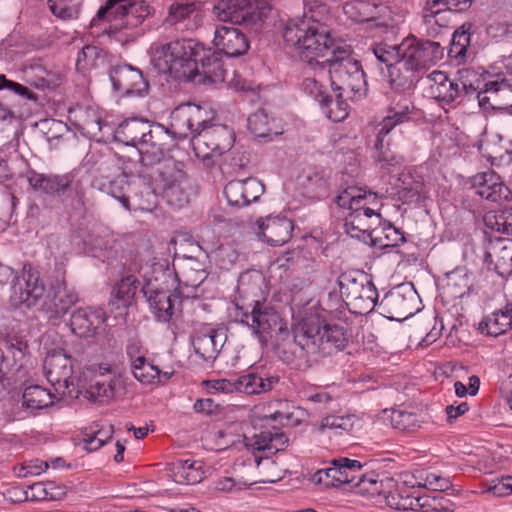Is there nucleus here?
I'll use <instances>...</instances> for the list:
<instances>
[{"label": "nucleus", "instance_id": "obj_1", "mask_svg": "<svg viewBox=\"0 0 512 512\" xmlns=\"http://www.w3.org/2000/svg\"><path fill=\"white\" fill-rule=\"evenodd\" d=\"M151 63L162 74L176 80L220 83L226 69L221 52L205 48L191 38L176 39L154 48Z\"/></svg>", "mask_w": 512, "mask_h": 512}, {"label": "nucleus", "instance_id": "obj_2", "mask_svg": "<svg viewBox=\"0 0 512 512\" xmlns=\"http://www.w3.org/2000/svg\"><path fill=\"white\" fill-rule=\"evenodd\" d=\"M329 13V7L317 0H308L305 5L303 18L292 21L284 28L283 39L296 49L301 61L311 67L326 68L330 58L340 50L328 28L322 23Z\"/></svg>", "mask_w": 512, "mask_h": 512}, {"label": "nucleus", "instance_id": "obj_3", "mask_svg": "<svg viewBox=\"0 0 512 512\" xmlns=\"http://www.w3.org/2000/svg\"><path fill=\"white\" fill-rule=\"evenodd\" d=\"M347 343L342 325L304 322L294 329L292 342L284 347L283 363L293 369L306 370L320 358L342 351Z\"/></svg>", "mask_w": 512, "mask_h": 512}, {"label": "nucleus", "instance_id": "obj_4", "mask_svg": "<svg viewBox=\"0 0 512 512\" xmlns=\"http://www.w3.org/2000/svg\"><path fill=\"white\" fill-rule=\"evenodd\" d=\"M96 163L94 187L119 201L127 211L147 209L142 205L137 194H131L130 179L138 177L148 183L152 180V174L149 171L139 169L140 165L136 160L114 153L100 156Z\"/></svg>", "mask_w": 512, "mask_h": 512}, {"label": "nucleus", "instance_id": "obj_5", "mask_svg": "<svg viewBox=\"0 0 512 512\" xmlns=\"http://www.w3.org/2000/svg\"><path fill=\"white\" fill-rule=\"evenodd\" d=\"M401 58L392 69L396 87L411 89L421 79L426 70L443 58V48L439 42L406 38L400 45Z\"/></svg>", "mask_w": 512, "mask_h": 512}, {"label": "nucleus", "instance_id": "obj_6", "mask_svg": "<svg viewBox=\"0 0 512 512\" xmlns=\"http://www.w3.org/2000/svg\"><path fill=\"white\" fill-rule=\"evenodd\" d=\"M237 318L246 325L262 346H271L283 362L282 351L292 342L287 323L272 307L255 301L251 311L240 308Z\"/></svg>", "mask_w": 512, "mask_h": 512}, {"label": "nucleus", "instance_id": "obj_7", "mask_svg": "<svg viewBox=\"0 0 512 512\" xmlns=\"http://www.w3.org/2000/svg\"><path fill=\"white\" fill-rule=\"evenodd\" d=\"M150 13V6L144 0H107L90 24L96 26L98 22L109 21L110 33L126 32L125 36L133 39L139 34L134 30Z\"/></svg>", "mask_w": 512, "mask_h": 512}, {"label": "nucleus", "instance_id": "obj_8", "mask_svg": "<svg viewBox=\"0 0 512 512\" xmlns=\"http://www.w3.org/2000/svg\"><path fill=\"white\" fill-rule=\"evenodd\" d=\"M333 91H343L349 97L361 98L367 92L365 73L359 60L353 56V50L347 44L326 64Z\"/></svg>", "mask_w": 512, "mask_h": 512}, {"label": "nucleus", "instance_id": "obj_9", "mask_svg": "<svg viewBox=\"0 0 512 512\" xmlns=\"http://www.w3.org/2000/svg\"><path fill=\"white\" fill-rule=\"evenodd\" d=\"M342 300L354 313L366 314L377 305L378 291L371 276L362 270H348L337 279Z\"/></svg>", "mask_w": 512, "mask_h": 512}, {"label": "nucleus", "instance_id": "obj_10", "mask_svg": "<svg viewBox=\"0 0 512 512\" xmlns=\"http://www.w3.org/2000/svg\"><path fill=\"white\" fill-rule=\"evenodd\" d=\"M411 102L403 98L394 108L390 110V115L385 117L380 123V129L374 144L375 152L373 158L382 170L389 173L399 169L403 164V157L392 151L390 142L385 140L387 135L395 126L409 119Z\"/></svg>", "mask_w": 512, "mask_h": 512}, {"label": "nucleus", "instance_id": "obj_11", "mask_svg": "<svg viewBox=\"0 0 512 512\" xmlns=\"http://www.w3.org/2000/svg\"><path fill=\"white\" fill-rule=\"evenodd\" d=\"M173 136L168 132L167 128L160 123H149V127L138 146L139 152V169H144L152 174L154 178V166L160 164L175 147Z\"/></svg>", "mask_w": 512, "mask_h": 512}, {"label": "nucleus", "instance_id": "obj_12", "mask_svg": "<svg viewBox=\"0 0 512 512\" xmlns=\"http://www.w3.org/2000/svg\"><path fill=\"white\" fill-rule=\"evenodd\" d=\"M267 5L266 0H221L216 9L223 22L257 28L267 16Z\"/></svg>", "mask_w": 512, "mask_h": 512}, {"label": "nucleus", "instance_id": "obj_13", "mask_svg": "<svg viewBox=\"0 0 512 512\" xmlns=\"http://www.w3.org/2000/svg\"><path fill=\"white\" fill-rule=\"evenodd\" d=\"M235 141L231 128L223 124H210L191 138V144L198 157L203 159L220 156L229 151Z\"/></svg>", "mask_w": 512, "mask_h": 512}, {"label": "nucleus", "instance_id": "obj_14", "mask_svg": "<svg viewBox=\"0 0 512 512\" xmlns=\"http://www.w3.org/2000/svg\"><path fill=\"white\" fill-rule=\"evenodd\" d=\"M279 377L265 372L251 371L236 379H219L212 388L221 393L239 392L245 395H260L271 391L278 383Z\"/></svg>", "mask_w": 512, "mask_h": 512}, {"label": "nucleus", "instance_id": "obj_15", "mask_svg": "<svg viewBox=\"0 0 512 512\" xmlns=\"http://www.w3.org/2000/svg\"><path fill=\"white\" fill-rule=\"evenodd\" d=\"M45 291L39 272L31 265H24L21 275H16L12 281L10 301L15 306L35 307Z\"/></svg>", "mask_w": 512, "mask_h": 512}, {"label": "nucleus", "instance_id": "obj_16", "mask_svg": "<svg viewBox=\"0 0 512 512\" xmlns=\"http://www.w3.org/2000/svg\"><path fill=\"white\" fill-rule=\"evenodd\" d=\"M417 297L412 285L401 284L387 292L376 306L386 318L401 320L413 315Z\"/></svg>", "mask_w": 512, "mask_h": 512}, {"label": "nucleus", "instance_id": "obj_17", "mask_svg": "<svg viewBox=\"0 0 512 512\" xmlns=\"http://www.w3.org/2000/svg\"><path fill=\"white\" fill-rule=\"evenodd\" d=\"M78 301L79 297L74 288L69 287L64 278L57 279L51 286V293L41 304L40 310L50 322L56 324Z\"/></svg>", "mask_w": 512, "mask_h": 512}, {"label": "nucleus", "instance_id": "obj_18", "mask_svg": "<svg viewBox=\"0 0 512 512\" xmlns=\"http://www.w3.org/2000/svg\"><path fill=\"white\" fill-rule=\"evenodd\" d=\"M369 199L375 201L376 195L356 186L347 187L335 199V203L339 207L351 210L349 217L346 219L345 227L347 233L352 237H359L356 231L365 232L371 227V225H368L365 228H361L358 225L362 222L361 217H359V212L362 207L367 204Z\"/></svg>", "mask_w": 512, "mask_h": 512}, {"label": "nucleus", "instance_id": "obj_19", "mask_svg": "<svg viewBox=\"0 0 512 512\" xmlns=\"http://www.w3.org/2000/svg\"><path fill=\"white\" fill-rule=\"evenodd\" d=\"M108 75L113 90L121 96H143L148 91L149 85L142 72L131 65H113Z\"/></svg>", "mask_w": 512, "mask_h": 512}, {"label": "nucleus", "instance_id": "obj_20", "mask_svg": "<svg viewBox=\"0 0 512 512\" xmlns=\"http://www.w3.org/2000/svg\"><path fill=\"white\" fill-rule=\"evenodd\" d=\"M332 466L316 471L312 481L325 487H340L355 481L363 464L355 459L340 457L331 461Z\"/></svg>", "mask_w": 512, "mask_h": 512}, {"label": "nucleus", "instance_id": "obj_21", "mask_svg": "<svg viewBox=\"0 0 512 512\" xmlns=\"http://www.w3.org/2000/svg\"><path fill=\"white\" fill-rule=\"evenodd\" d=\"M158 277L154 281L148 279L146 284L142 286L141 291L146 298L151 312L155 318L160 322H169L175 312V301L177 296L171 293L170 290L164 289L157 282Z\"/></svg>", "mask_w": 512, "mask_h": 512}, {"label": "nucleus", "instance_id": "obj_22", "mask_svg": "<svg viewBox=\"0 0 512 512\" xmlns=\"http://www.w3.org/2000/svg\"><path fill=\"white\" fill-rule=\"evenodd\" d=\"M385 503L399 512H440L436 499L414 495L411 489L402 487L387 490L384 494Z\"/></svg>", "mask_w": 512, "mask_h": 512}, {"label": "nucleus", "instance_id": "obj_23", "mask_svg": "<svg viewBox=\"0 0 512 512\" xmlns=\"http://www.w3.org/2000/svg\"><path fill=\"white\" fill-rule=\"evenodd\" d=\"M265 187L255 177H248L243 180H232L224 187V196L230 206L241 208L257 202L263 195Z\"/></svg>", "mask_w": 512, "mask_h": 512}, {"label": "nucleus", "instance_id": "obj_24", "mask_svg": "<svg viewBox=\"0 0 512 512\" xmlns=\"http://www.w3.org/2000/svg\"><path fill=\"white\" fill-rule=\"evenodd\" d=\"M74 361L64 349L48 352L44 359L43 370L47 380L53 385L68 388L73 374Z\"/></svg>", "mask_w": 512, "mask_h": 512}, {"label": "nucleus", "instance_id": "obj_25", "mask_svg": "<svg viewBox=\"0 0 512 512\" xmlns=\"http://www.w3.org/2000/svg\"><path fill=\"white\" fill-rule=\"evenodd\" d=\"M74 179L73 172L47 175L30 170L27 173V180L33 190L53 197H61L71 191Z\"/></svg>", "mask_w": 512, "mask_h": 512}, {"label": "nucleus", "instance_id": "obj_26", "mask_svg": "<svg viewBox=\"0 0 512 512\" xmlns=\"http://www.w3.org/2000/svg\"><path fill=\"white\" fill-rule=\"evenodd\" d=\"M227 341L224 327H205L193 339L195 353L206 362H214Z\"/></svg>", "mask_w": 512, "mask_h": 512}, {"label": "nucleus", "instance_id": "obj_27", "mask_svg": "<svg viewBox=\"0 0 512 512\" xmlns=\"http://www.w3.org/2000/svg\"><path fill=\"white\" fill-rule=\"evenodd\" d=\"M214 45L227 57H238L249 49V41L239 29L221 25L215 30Z\"/></svg>", "mask_w": 512, "mask_h": 512}, {"label": "nucleus", "instance_id": "obj_28", "mask_svg": "<svg viewBox=\"0 0 512 512\" xmlns=\"http://www.w3.org/2000/svg\"><path fill=\"white\" fill-rule=\"evenodd\" d=\"M105 319V314L100 309L78 308L71 314L70 328L72 333L79 337H94Z\"/></svg>", "mask_w": 512, "mask_h": 512}, {"label": "nucleus", "instance_id": "obj_29", "mask_svg": "<svg viewBox=\"0 0 512 512\" xmlns=\"http://www.w3.org/2000/svg\"><path fill=\"white\" fill-rule=\"evenodd\" d=\"M472 184L477 194L492 202L508 200L512 196L502 178L493 170L478 173L473 177Z\"/></svg>", "mask_w": 512, "mask_h": 512}, {"label": "nucleus", "instance_id": "obj_30", "mask_svg": "<svg viewBox=\"0 0 512 512\" xmlns=\"http://www.w3.org/2000/svg\"><path fill=\"white\" fill-rule=\"evenodd\" d=\"M292 231V221L285 217H267L258 221V236L272 246L285 244Z\"/></svg>", "mask_w": 512, "mask_h": 512}, {"label": "nucleus", "instance_id": "obj_31", "mask_svg": "<svg viewBox=\"0 0 512 512\" xmlns=\"http://www.w3.org/2000/svg\"><path fill=\"white\" fill-rule=\"evenodd\" d=\"M69 118L83 134L99 139L102 129L106 123L102 120L99 112L88 106H77L69 109Z\"/></svg>", "mask_w": 512, "mask_h": 512}, {"label": "nucleus", "instance_id": "obj_32", "mask_svg": "<svg viewBox=\"0 0 512 512\" xmlns=\"http://www.w3.org/2000/svg\"><path fill=\"white\" fill-rule=\"evenodd\" d=\"M149 121L131 118L121 122L114 131V139L127 146L138 149L149 127Z\"/></svg>", "mask_w": 512, "mask_h": 512}, {"label": "nucleus", "instance_id": "obj_33", "mask_svg": "<svg viewBox=\"0 0 512 512\" xmlns=\"http://www.w3.org/2000/svg\"><path fill=\"white\" fill-rule=\"evenodd\" d=\"M201 8V3L197 1H176L169 8V14L166 22L169 25L176 26L180 30L192 29L191 21Z\"/></svg>", "mask_w": 512, "mask_h": 512}, {"label": "nucleus", "instance_id": "obj_34", "mask_svg": "<svg viewBox=\"0 0 512 512\" xmlns=\"http://www.w3.org/2000/svg\"><path fill=\"white\" fill-rule=\"evenodd\" d=\"M179 261L182 282L186 287L197 288L207 278L206 265L196 256L183 255L182 258L177 257Z\"/></svg>", "mask_w": 512, "mask_h": 512}, {"label": "nucleus", "instance_id": "obj_35", "mask_svg": "<svg viewBox=\"0 0 512 512\" xmlns=\"http://www.w3.org/2000/svg\"><path fill=\"white\" fill-rule=\"evenodd\" d=\"M512 326V303H507L504 309L497 310L491 316L485 317L479 323V331L486 335L498 336Z\"/></svg>", "mask_w": 512, "mask_h": 512}, {"label": "nucleus", "instance_id": "obj_36", "mask_svg": "<svg viewBox=\"0 0 512 512\" xmlns=\"http://www.w3.org/2000/svg\"><path fill=\"white\" fill-rule=\"evenodd\" d=\"M335 98L327 94L325 98H321L320 108L323 113L333 122H341L349 115L348 100L358 99L357 97H349L343 91H334Z\"/></svg>", "mask_w": 512, "mask_h": 512}, {"label": "nucleus", "instance_id": "obj_37", "mask_svg": "<svg viewBox=\"0 0 512 512\" xmlns=\"http://www.w3.org/2000/svg\"><path fill=\"white\" fill-rule=\"evenodd\" d=\"M459 83V90L462 98L465 101L471 100V96L480 89L486 91L488 81H485L482 73H479L474 68L464 67L457 71L456 79Z\"/></svg>", "mask_w": 512, "mask_h": 512}, {"label": "nucleus", "instance_id": "obj_38", "mask_svg": "<svg viewBox=\"0 0 512 512\" xmlns=\"http://www.w3.org/2000/svg\"><path fill=\"white\" fill-rule=\"evenodd\" d=\"M170 119V126L167 130L173 136L175 145H177L179 140L185 139L190 135L192 138L198 132L197 129L193 128L184 104L179 105L172 111Z\"/></svg>", "mask_w": 512, "mask_h": 512}, {"label": "nucleus", "instance_id": "obj_39", "mask_svg": "<svg viewBox=\"0 0 512 512\" xmlns=\"http://www.w3.org/2000/svg\"><path fill=\"white\" fill-rule=\"evenodd\" d=\"M53 403V394L40 385L28 386L23 391L22 406L32 413L47 408Z\"/></svg>", "mask_w": 512, "mask_h": 512}, {"label": "nucleus", "instance_id": "obj_40", "mask_svg": "<svg viewBox=\"0 0 512 512\" xmlns=\"http://www.w3.org/2000/svg\"><path fill=\"white\" fill-rule=\"evenodd\" d=\"M363 469V467L361 468ZM355 481L347 484L351 489H355L357 493L370 497L383 496L387 492L383 480L378 479V475L374 472L363 473L362 470L356 473Z\"/></svg>", "mask_w": 512, "mask_h": 512}, {"label": "nucleus", "instance_id": "obj_41", "mask_svg": "<svg viewBox=\"0 0 512 512\" xmlns=\"http://www.w3.org/2000/svg\"><path fill=\"white\" fill-rule=\"evenodd\" d=\"M140 282L132 274L123 277L112 290L111 304L117 309L128 307L137 293Z\"/></svg>", "mask_w": 512, "mask_h": 512}, {"label": "nucleus", "instance_id": "obj_42", "mask_svg": "<svg viewBox=\"0 0 512 512\" xmlns=\"http://www.w3.org/2000/svg\"><path fill=\"white\" fill-rule=\"evenodd\" d=\"M372 242L382 248L396 247L406 241L404 233L388 221H384L382 228H373Z\"/></svg>", "mask_w": 512, "mask_h": 512}, {"label": "nucleus", "instance_id": "obj_43", "mask_svg": "<svg viewBox=\"0 0 512 512\" xmlns=\"http://www.w3.org/2000/svg\"><path fill=\"white\" fill-rule=\"evenodd\" d=\"M133 376L142 384L161 382V370L147 361L145 356H137L131 363Z\"/></svg>", "mask_w": 512, "mask_h": 512}, {"label": "nucleus", "instance_id": "obj_44", "mask_svg": "<svg viewBox=\"0 0 512 512\" xmlns=\"http://www.w3.org/2000/svg\"><path fill=\"white\" fill-rule=\"evenodd\" d=\"M183 167L184 164L182 162L168 160L161 168L157 169V173L167 189V195L169 192H173L185 179L186 174L183 171Z\"/></svg>", "mask_w": 512, "mask_h": 512}, {"label": "nucleus", "instance_id": "obj_45", "mask_svg": "<svg viewBox=\"0 0 512 512\" xmlns=\"http://www.w3.org/2000/svg\"><path fill=\"white\" fill-rule=\"evenodd\" d=\"M440 0H426L422 9V21L426 26V34L428 36H436L439 29L443 26L439 24L438 17L448 11L446 4L436 3Z\"/></svg>", "mask_w": 512, "mask_h": 512}, {"label": "nucleus", "instance_id": "obj_46", "mask_svg": "<svg viewBox=\"0 0 512 512\" xmlns=\"http://www.w3.org/2000/svg\"><path fill=\"white\" fill-rule=\"evenodd\" d=\"M373 56L375 60L380 65V70H383L382 65H384L390 77V82L392 85L396 87V82L394 81L392 69L396 65L398 59L401 58V51L398 46H389L387 44H377L372 48Z\"/></svg>", "mask_w": 512, "mask_h": 512}, {"label": "nucleus", "instance_id": "obj_47", "mask_svg": "<svg viewBox=\"0 0 512 512\" xmlns=\"http://www.w3.org/2000/svg\"><path fill=\"white\" fill-rule=\"evenodd\" d=\"M108 63L107 52L94 45L84 46L77 56V66L81 69L101 68Z\"/></svg>", "mask_w": 512, "mask_h": 512}, {"label": "nucleus", "instance_id": "obj_48", "mask_svg": "<svg viewBox=\"0 0 512 512\" xmlns=\"http://www.w3.org/2000/svg\"><path fill=\"white\" fill-rule=\"evenodd\" d=\"M400 182L397 185L398 199L404 204L415 203L420 200L421 192L423 189V183L415 180L410 174H400L398 179Z\"/></svg>", "mask_w": 512, "mask_h": 512}, {"label": "nucleus", "instance_id": "obj_49", "mask_svg": "<svg viewBox=\"0 0 512 512\" xmlns=\"http://www.w3.org/2000/svg\"><path fill=\"white\" fill-rule=\"evenodd\" d=\"M486 91L492 95L491 107L493 109H506L512 107V85L505 80L488 81Z\"/></svg>", "mask_w": 512, "mask_h": 512}, {"label": "nucleus", "instance_id": "obj_50", "mask_svg": "<svg viewBox=\"0 0 512 512\" xmlns=\"http://www.w3.org/2000/svg\"><path fill=\"white\" fill-rule=\"evenodd\" d=\"M472 27V23H464L454 31L448 51L450 57H454L459 61L464 59L467 48L470 45V30Z\"/></svg>", "mask_w": 512, "mask_h": 512}, {"label": "nucleus", "instance_id": "obj_51", "mask_svg": "<svg viewBox=\"0 0 512 512\" xmlns=\"http://www.w3.org/2000/svg\"><path fill=\"white\" fill-rule=\"evenodd\" d=\"M83 0H48L52 14L64 21L79 17Z\"/></svg>", "mask_w": 512, "mask_h": 512}, {"label": "nucleus", "instance_id": "obj_52", "mask_svg": "<svg viewBox=\"0 0 512 512\" xmlns=\"http://www.w3.org/2000/svg\"><path fill=\"white\" fill-rule=\"evenodd\" d=\"M429 92L434 99L446 104L454 102L460 104L464 102L459 90V83L456 80L450 79L440 86L429 87Z\"/></svg>", "mask_w": 512, "mask_h": 512}, {"label": "nucleus", "instance_id": "obj_53", "mask_svg": "<svg viewBox=\"0 0 512 512\" xmlns=\"http://www.w3.org/2000/svg\"><path fill=\"white\" fill-rule=\"evenodd\" d=\"M447 287L454 297L461 298L469 293L472 281L464 269H456L447 275Z\"/></svg>", "mask_w": 512, "mask_h": 512}, {"label": "nucleus", "instance_id": "obj_54", "mask_svg": "<svg viewBox=\"0 0 512 512\" xmlns=\"http://www.w3.org/2000/svg\"><path fill=\"white\" fill-rule=\"evenodd\" d=\"M176 472V481L181 484H196L199 483L202 476V465L196 461L184 460L180 461Z\"/></svg>", "mask_w": 512, "mask_h": 512}, {"label": "nucleus", "instance_id": "obj_55", "mask_svg": "<svg viewBox=\"0 0 512 512\" xmlns=\"http://www.w3.org/2000/svg\"><path fill=\"white\" fill-rule=\"evenodd\" d=\"M248 129L253 133L256 137H270L273 134L277 135L278 132H273L271 123L269 121L268 115L264 110H258L257 112L251 114L248 119Z\"/></svg>", "mask_w": 512, "mask_h": 512}, {"label": "nucleus", "instance_id": "obj_56", "mask_svg": "<svg viewBox=\"0 0 512 512\" xmlns=\"http://www.w3.org/2000/svg\"><path fill=\"white\" fill-rule=\"evenodd\" d=\"M391 422L396 429L402 431H414L421 427V421L413 412L394 410L391 415Z\"/></svg>", "mask_w": 512, "mask_h": 512}, {"label": "nucleus", "instance_id": "obj_57", "mask_svg": "<svg viewBox=\"0 0 512 512\" xmlns=\"http://www.w3.org/2000/svg\"><path fill=\"white\" fill-rule=\"evenodd\" d=\"M304 186L309 192L325 194L329 188V176L325 171H314L305 177Z\"/></svg>", "mask_w": 512, "mask_h": 512}, {"label": "nucleus", "instance_id": "obj_58", "mask_svg": "<svg viewBox=\"0 0 512 512\" xmlns=\"http://www.w3.org/2000/svg\"><path fill=\"white\" fill-rule=\"evenodd\" d=\"M184 106L188 112L193 128L200 131L202 128L209 127L211 123L208 119V111L204 107L193 103H185Z\"/></svg>", "mask_w": 512, "mask_h": 512}, {"label": "nucleus", "instance_id": "obj_59", "mask_svg": "<svg viewBox=\"0 0 512 512\" xmlns=\"http://www.w3.org/2000/svg\"><path fill=\"white\" fill-rule=\"evenodd\" d=\"M115 381L112 379H97L89 387V394L94 399H110L114 396Z\"/></svg>", "mask_w": 512, "mask_h": 512}, {"label": "nucleus", "instance_id": "obj_60", "mask_svg": "<svg viewBox=\"0 0 512 512\" xmlns=\"http://www.w3.org/2000/svg\"><path fill=\"white\" fill-rule=\"evenodd\" d=\"M10 90L14 94L20 96L22 99L37 102V95L28 87L21 85L12 80H8L5 75L0 74V90Z\"/></svg>", "mask_w": 512, "mask_h": 512}, {"label": "nucleus", "instance_id": "obj_61", "mask_svg": "<svg viewBox=\"0 0 512 512\" xmlns=\"http://www.w3.org/2000/svg\"><path fill=\"white\" fill-rule=\"evenodd\" d=\"M30 490V498L36 501L43 500H58L61 499L62 496L65 495V491L62 489H58V492H53L48 490V487L45 483H34L29 487Z\"/></svg>", "mask_w": 512, "mask_h": 512}, {"label": "nucleus", "instance_id": "obj_62", "mask_svg": "<svg viewBox=\"0 0 512 512\" xmlns=\"http://www.w3.org/2000/svg\"><path fill=\"white\" fill-rule=\"evenodd\" d=\"M271 429L263 430L251 438L245 437V445L253 451L266 452L265 458L269 457V444Z\"/></svg>", "mask_w": 512, "mask_h": 512}, {"label": "nucleus", "instance_id": "obj_63", "mask_svg": "<svg viewBox=\"0 0 512 512\" xmlns=\"http://www.w3.org/2000/svg\"><path fill=\"white\" fill-rule=\"evenodd\" d=\"M12 152L17 153V143L9 142L0 147V183L12 177V173L7 164Z\"/></svg>", "mask_w": 512, "mask_h": 512}, {"label": "nucleus", "instance_id": "obj_64", "mask_svg": "<svg viewBox=\"0 0 512 512\" xmlns=\"http://www.w3.org/2000/svg\"><path fill=\"white\" fill-rule=\"evenodd\" d=\"M301 88L305 94L318 102L319 105L321 104V98H325L328 94L325 87L314 78H305Z\"/></svg>", "mask_w": 512, "mask_h": 512}]
</instances>
